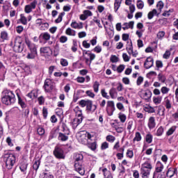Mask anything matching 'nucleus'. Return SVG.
I'll use <instances>...</instances> for the list:
<instances>
[{
	"label": "nucleus",
	"instance_id": "f257e3e1",
	"mask_svg": "<svg viewBox=\"0 0 178 178\" xmlns=\"http://www.w3.org/2000/svg\"><path fill=\"white\" fill-rule=\"evenodd\" d=\"M1 102L3 105L10 106L16 102V95L13 91L9 89H3L1 92Z\"/></svg>",
	"mask_w": 178,
	"mask_h": 178
},
{
	"label": "nucleus",
	"instance_id": "f03ea898",
	"mask_svg": "<svg viewBox=\"0 0 178 178\" xmlns=\"http://www.w3.org/2000/svg\"><path fill=\"white\" fill-rule=\"evenodd\" d=\"M74 159L75 170L78 172L79 175H81V176L84 175L86 173L84 166L83 165V159H84V156L81 154L76 153Z\"/></svg>",
	"mask_w": 178,
	"mask_h": 178
},
{
	"label": "nucleus",
	"instance_id": "7ed1b4c3",
	"mask_svg": "<svg viewBox=\"0 0 178 178\" xmlns=\"http://www.w3.org/2000/svg\"><path fill=\"white\" fill-rule=\"evenodd\" d=\"M3 161L6 163V168L10 170L13 168L15 163H16V156L9 152H5Z\"/></svg>",
	"mask_w": 178,
	"mask_h": 178
},
{
	"label": "nucleus",
	"instance_id": "20e7f679",
	"mask_svg": "<svg viewBox=\"0 0 178 178\" xmlns=\"http://www.w3.org/2000/svg\"><path fill=\"white\" fill-rule=\"evenodd\" d=\"M11 47H13L14 52H23L24 44H23V39H22V37L17 36L13 41H11Z\"/></svg>",
	"mask_w": 178,
	"mask_h": 178
},
{
	"label": "nucleus",
	"instance_id": "39448f33",
	"mask_svg": "<svg viewBox=\"0 0 178 178\" xmlns=\"http://www.w3.org/2000/svg\"><path fill=\"white\" fill-rule=\"evenodd\" d=\"M54 155L57 158V159H65V152H63V149L58 146L55 147Z\"/></svg>",
	"mask_w": 178,
	"mask_h": 178
},
{
	"label": "nucleus",
	"instance_id": "423d86ee",
	"mask_svg": "<svg viewBox=\"0 0 178 178\" xmlns=\"http://www.w3.org/2000/svg\"><path fill=\"white\" fill-rule=\"evenodd\" d=\"M54 83L52 80L47 79L44 81V88L46 92H51L54 90Z\"/></svg>",
	"mask_w": 178,
	"mask_h": 178
},
{
	"label": "nucleus",
	"instance_id": "0eeeda50",
	"mask_svg": "<svg viewBox=\"0 0 178 178\" xmlns=\"http://www.w3.org/2000/svg\"><path fill=\"white\" fill-rule=\"evenodd\" d=\"M106 112L108 116L113 115V112H115V102L113 101L107 102Z\"/></svg>",
	"mask_w": 178,
	"mask_h": 178
},
{
	"label": "nucleus",
	"instance_id": "6e6552de",
	"mask_svg": "<svg viewBox=\"0 0 178 178\" xmlns=\"http://www.w3.org/2000/svg\"><path fill=\"white\" fill-rule=\"evenodd\" d=\"M25 42L28 48L30 49L31 52H37V47H35V44L31 42L30 40L25 39Z\"/></svg>",
	"mask_w": 178,
	"mask_h": 178
},
{
	"label": "nucleus",
	"instance_id": "1a4fd4ad",
	"mask_svg": "<svg viewBox=\"0 0 178 178\" xmlns=\"http://www.w3.org/2000/svg\"><path fill=\"white\" fill-rule=\"evenodd\" d=\"M154 66V58L152 57H147L144 63V67L145 69H150Z\"/></svg>",
	"mask_w": 178,
	"mask_h": 178
},
{
	"label": "nucleus",
	"instance_id": "9d476101",
	"mask_svg": "<svg viewBox=\"0 0 178 178\" xmlns=\"http://www.w3.org/2000/svg\"><path fill=\"white\" fill-rule=\"evenodd\" d=\"M163 104L164 105L165 108L168 109V111L172 109V100L170 99V97H165L163 102Z\"/></svg>",
	"mask_w": 178,
	"mask_h": 178
},
{
	"label": "nucleus",
	"instance_id": "9b49d317",
	"mask_svg": "<svg viewBox=\"0 0 178 178\" xmlns=\"http://www.w3.org/2000/svg\"><path fill=\"white\" fill-rule=\"evenodd\" d=\"M17 97L18 99V105L22 108V109H25V108H27V104H26V101L24 99H23L22 97H20V95H19L18 92H17Z\"/></svg>",
	"mask_w": 178,
	"mask_h": 178
},
{
	"label": "nucleus",
	"instance_id": "f8f14e48",
	"mask_svg": "<svg viewBox=\"0 0 178 178\" xmlns=\"http://www.w3.org/2000/svg\"><path fill=\"white\" fill-rule=\"evenodd\" d=\"M86 110L88 112H95L97 110V105L92 104V101L90 100L86 105Z\"/></svg>",
	"mask_w": 178,
	"mask_h": 178
},
{
	"label": "nucleus",
	"instance_id": "ddd939ff",
	"mask_svg": "<svg viewBox=\"0 0 178 178\" xmlns=\"http://www.w3.org/2000/svg\"><path fill=\"white\" fill-rule=\"evenodd\" d=\"M140 175L142 176V178H149V175H151V170L141 168Z\"/></svg>",
	"mask_w": 178,
	"mask_h": 178
},
{
	"label": "nucleus",
	"instance_id": "4468645a",
	"mask_svg": "<svg viewBox=\"0 0 178 178\" xmlns=\"http://www.w3.org/2000/svg\"><path fill=\"white\" fill-rule=\"evenodd\" d=\"M58 141H67L69 140V134H66V133H62L59 132L58 133Z\"/></svg>",
	"mask_w": 178,
	"mask_h": 178
},
{
	"label": "nucleus",
	"instance_id": "2eb2a0df",
	"mask_svg": "<svg viewBox=\"0 0 178 178\" xmlns=\"http://www.w3.org/2000/svg\"><path fill=\"white\" fill-rule=\"evenodd\" d=\"M126 49L129 54V55H131L133 54V42L131 40L127 42Z\"/></svg>",
	"mask_w": 178,
	"mask_h": 178
},
{
	"label": "nucleus",
	"instance_id": "dca6fc26",
	"mask_svg": "<svg viewBox=\"0 0 178 178\" xmlns=\"http://www.w3.org/2000/svg\"><path fill=\"white\" fill-rule=\"evenodd\" d=\"M86 55L87 56H89L90 63H91V62H92V60H94V59H95V54L90 53L89 51H87L84 50L83 51V56H86Z\"/></svg>",
	"mask_w": 178,
	"mask_h": 178
},
{
	"label": "nucleus",
	"instance_id": "f3484780",
	"mask_svg": "<svg viewBox=\"0 0 178 178\" xmlns=\"http://www.w3.org/2000/svg\"><path fill=\"white\" fill-rule=\"evenodd\" d=\"M156 126V123L155 122V118L150 117L148 121V127L149 129H154Z\"/></svg>",
	"mask_w": 178,
	"mask_h": 178
},
{
	"label": "nucleus",
	"instance_id": "a211bd4d",
	"mask_svg": "<svg viewBox=\"0 0 178 178\" xmlns=\"http://www.w3.org/2000/svg\"><path fill=\"white\" fill-rule=\"evenodd\" d=\"M40 54H46V55H49V54H52V50L49 47H41Z\"/></svg>",
	"mask_w": 178,
	"mask_h": 178
},
{
	"label": "nucleus",
	"instance_id": "6ab92c4d",
	"mask_svg": "<svg viewBox=\"0 0 178 178\" xmlns=\"http://www.w3.org/2000/svg\"><path fill=\"white\" fill-rule=\"evenodd\" d=\"M39 38H42L44 41H49L51 40V35L48 32H44L40 35Z\"/></svg>",
	"mask_w": 178,
	"mask_h": 178
},
{
	"label": "nucleus",
	"instance_id": "aec40b11",
	"mask_svg": "<svg viewBox=\"0 0 178 178\" xmlns=\"http://www.w3.org/2000/svg\"><path fill=\"white\" fill-rule=\"evenodd\" d=\"M151 97H152V92H151V90L145 91L143 95V98L145 101H149V99H151Z\"/></svg>",
	"mask_w": 178,
	"mask_h": 178
},
{
	"label": "nucleus",
	"instance_id": "412c9836",
	"mask_svg": "<svg viewBox=\"0 0 178 178\" xmlns=\"http://www.w3.org/2000/svg\"><path fill=\"white\" fill-rule=\"evenodd\" d=\"M102 172L104 175V178H113L112 173H111V171L108 170L107 168H103Z\"/></svg>",
	"mask_w": 178,
	"mask_h": 178
},
{
	"label": "nucleus",
	"instance_id": "4be33fe9",
	"mask_svg": "<svg viewBox=\"0 0 178 178\" xmlns=\"http://www.w3.org/2000/svg\"><path fill=\"white\" fill-rule=\"evenodd\" d=\"M35 24H37V26H44L45 29H48V27H49V24H48L47 22H44L42 23V19L38 18L35 20Z\"/></svg>",
	"mask_w": 178,
	"mask_h": 178
},
{
	"label": "nucleus",
	"instance_id": "5701e85b",
	"mask_svg": "<svg viewBox=\"0 0 178 178\" xmlns=\"http://www.w3.org/2000/svg\"><path fill=\"white\" fill-rule=\"evenodd\" d=\"M71 27L72 29H83V22H80L79 24L76 22H72L70 24Z\"/></svg>",
	"mask_w": 178,
	"mask_h": 178
},
{
	"label": "nucleus",
	"instance_id": "b1692460",
	"mask_svg": "<svg viewBox=\"0 0 178 178\" xmlns=\"http://www.w3.org/2000/svg\"><path fill=\"white\" fill-rule=\"evenodd\" d=\"M163 170V164H162V163L161 162H158L154 173H156H156H161V172H162Z\"/></svg>",
	"mask_w": 178,
	"mask_h": 178
},
{
	"label": "nucleus",
	"instance_id": "393cba45",
	"mask_svg": "<svg viewBox=\"0 0 178 178\" xmlns=\"http://www.w3.org/2000/svg\"><path fill=\"white\" fill-rule=\"evenodd\" d=\"M163 6H165V4L163 3V1H159L157 3L156 8H157V10L159 11V13L157 14V16H158V15H159V13H161V12H162V9H163Z\"/></svg>",
	"mask_w": 178,
	"mask_h": 178
},
{
	"label": "nucleus",
	"instance_id": "a878e982",
	"mask_svg": "<svg viewBox=\"0 0 178 178\" xmlns=\"http://www.w3.org/2000/svg\"><path fill=\"white\" fill-rule=\"evenodd\" d=\"M99 86L100 84H99V82H98V81H96L93 83V86H92L93 91L96 94H97V92L99 91Z\"/></svg>",
	"mask_w": 178,
	"mask_h": 178
},
{
	"label": "nucleus",
	"instance_id": "bb28decb",
	"mask_svg": "<svg viewBox=\"0 0 178 178\" xmlns=\"http://www.w3.org/2000/svg\"><path fill=\"white\" fill-rule=\"evenodd\" d=\"M83 121L81 119L74 118L72 122V129H76L77 126L80 124Z\"/></svg>",
	"mask_w": 178,
	"mask_h": 178
},
{
	"label": "nucleus",
	"instance_id": "cd10ccee",
	"mask_svg": "<svg viewBox=\"0 0 178 178\" xmlns=\"http://www.w3.org/2000/svg\"><path fill=\"white\" fill-rule=\"evenodd\" d=\"M122 1L123 0H115V3H114L115 12H118V10H119V8H120V5H122Z\"/></svg>",
	"mask_w": 178,
	"mask_h": 178
},
{
	"label": "nucleus",
	"instance_id": "c85d7f7f",
	"mask_svg": "<svg viewBox=\"0 0 178 178\" xmlns=\"http://www.w3.org/2000/svg\"><path fill=\"white\" fill-rule=\"evenodd\" d=\"M65 34L67 35L74 37L76 35V31L72 29L71 28H67L65 31Z\"/></svg>",
	"mask_w": 178,
	"mask_h": 178
},
{
	"label": "nucleus",
	"instance_id": "c756f323",
	"mask_svg": "<svg viewBox=\"0 0 178 178\" xmlns=\"http://www.w3.org/2000/svg\"><path fill=\"white\" fill-rule=\"evenodd\" d=\"M142 168L143 169H147L149 170H152V165L151 163L146 161L143 164H142Z\"/></svg>",
	"mask_w": 178,
	"mask_h": 178
},
{
	"label": "nucleus",
	"instance_id": "7c9ffc66",
	"mask_svg": "<svg viewBox=\"0 0 178 178\" xmlns=\"http://www.w3.org/2000/svg\"><path fill=\"white\" fill-rule=\"evenodd\" d=\"M118 118L120 119L121 123H124L127 119V116L123 113H119Z\"/></svg>",
	"mask_w": 178,
	"mask_h": 178
},
{
	"label": "nucleus",
	"instance_id": "2f4dec72",
	"mask_svg": "<svg viewBox=\"0 0 178 178\" xmlns=\"http://www.w3.org/2000/svg\"><path fill=\"white\" fill-rule=\"evenodd\" d=\"M109 94H110L111 98H112V99H115V98H116L115 95L118 94V92H116V89L115 88H112L109 90Z\"/></svg>",
	"mask_w": 178,
	"mask_h": 178
},
{
	"label": "nucleus",
	"instance_id": "473e14b6",
	"mask_svg": "<svg viewBox=\"0 0 178 178\" xmlns=\"http://www.w3.org/2000/svg\"><path fill=\"white\" fill-rule=\"evenodd\" d=\"M29 166V163H22L19 169L21 170V172H22L23 173H24V175H26V172L27 170V167Z\"/></svg>",
	"mask_w": 178,
	"mask_h": 178
},
{
	"label": "nucleus",
	"instance_id": "72a5a7b5",
	"mask_svg": "<svg viewBox=\"0 0 178 178\" xmlns=\"http://www.w3.org/2000/svg\"><path fill=\"white\" fill-rule=\"evenodd\" d=\"M8 35V32L6 31H3L1 32L0 38L1 40H7L9 38Z\"/></svg>",
	"mask_w": 178,
	"mask_h": 178
},
{
	"label": "nucleus",
	"instance_id": "f704fd0d",
	"mask_svg": "<svg viewBox=\"0 0 178 178\" xmlns=\"http://www.w3.org/2000/svg\"><path fill=\"white\" fill-rule=\"evenodd\" d=\"M165 131V129H163V127L161 126L157 129L156 135L157 137H161Z\"/></svg>",
	"mask_w": 178,
	"mask_h": 178
},
{
	"label": "nucleus",
	"instance_id": "c9c22d12",
	"mask_svg": "<svg viewBox=\"0 0 178 178\" xmlns=\"http://www.w3.org/2000/svg\"><path fill=\"white\" fill-rule=\"evenodd\" d=\"M19 22H21L22 24H24V26L27 24V17L24 16V14L20 15Z\"/></svg>",
	"mask_w": 178,
	"mask_h": 178
},
{
	"label": "nucleus",
	"instance_id": "e433bc0d",
	"mask_svg": "<svg viewBox=\"0 0 178 178\" xmlns=\"http://www.w3.org/2000/svg\"><path fill=\"white\" fill-rule=\"evenodd\" d=\"M153 102L155 104V105H159L161 102H162V97H153Z\"/></svg>",
	"mask_w": 178,
	"mask_h": 178
},
{
	"label": "nucleus",
	"instance_id": "4c0bfd02",
	"mask_svg": "<svg viewBox=\"0 0 178 178\" xmlns=\"http://www.w3.org/2000/svg\"><path fill=\"white\" fill-rule=\"evenodd\" d=\"M40 163H41V161L39 159L35 161L33 165V169H34L35 172L38 170V168H40Z\"/></svg>",
	"mask_w": 178,
	"mask_h": 178
},
{
	"label": "nucleus",
	"instance_id": "58836bf2",
	"mask_svg": "<svg viewBox=\"0 0 178 178\" xmlns=\"http://www.w3.org/2000/svg\"><path fill=\"white\" fill-rule=\"evenodd\" d=\"M144 111L145 112H147L148 113H155V108H154L151 106H147L145 107Z\"/></svg>",
	"mask_w": 178,
	"mask_h": 178
},
{
	"label": "nucleus",
	"instance_id": "ea45409f",
	"mask_svg": "<svg viewBox=\"0 0 178 178\" xmlns=\"http://www.w3.org/2000/svg\"><path fill=\"white\" fill-rule=\"evenodd\" d=\"M175 131H176V126H172L166 132V136H172Z\"/></svg>",
	"mask_w": 178,
	"mask_h": 178
},
{
	"label": "nucleus",
	"instance_id": "a19ab883",
	"mask_svg": "<svg viewBox=\"0 0 178 178\" xmlns=\"http://www.w3.org/2000/svg\"><path fill=\"white\" fill-rule=\"evenodd\" d=\"M142 138L143 137L141 136V134H140V132H136L133 141H141Z\"/></svg>",
	"mask_w": 178,
	"mask_h": 178
},
{
	"label": "nucleus",
	"instance_id": "79ce46f5",
	"mask_svg": "<svg viewBox=\"0 0 178 178\" xmlns=\"http://www.w3.org/2000/svg\"><path fill=\"white\" fill-rule=\"evenodd\" d=\"M152 138H154V137L152 136V134H147L145 136L146 143H147V144H151V143H152Z\"/></svg>",
	"mask_w": 178,
	"mask_h": 178
},
{
	"label": "nucleus",
	"instance_id": "37998d69",
	"mask_svg": "<svg viewBox=\"0 0 178 178\" xmlns=\"http://www.w3.org/2000/svg\"><path fill=\"white\" fill-rule=\"evenodd\" d=\"M158 13V11L156 10V9H153L152 11H150L148 15H147V17L149 20H151V19H152L154 17V15H156Z\"/></svg>",
	"mask_w": 178,
	"mask_h": 178
},
{
	"label": "nucleus",
	"instance_id": "c03bdc74",
	"mask_svg": "<svg viewBox=\"0 0 178 178\" xmlns=\"http://www.w3.org/2000/svg\"><path fill=\"white\" fill-rule=\"evenodd\" d=\"M158 80L159 81H161V83H165L166 81V76L163 75V74L159 73L158 74Z\"/></svg>",
	"mask_w": 178,
	"mask_h": 178
},
{
	"label": "nucleus",
	"instance_id": "a18cd8bd",
	"mask_svg": "<svg viewBox=\"0 0 178 178\" xmlns=\"http://www.w3.org/2000/svg\"><path fill=\"white\" fill-rule=\"evenodd\" d=\"M65 12H62L58 15V18L55 20V23H60L62 22V19H63V16H65Z\"/></svg>",
	"mask_w": 178,
	"mask_h": 178
},
{
	"label": "nucleus",
	"instance_id": "49530a36",
	"mask_svg": "<svg viewBox=\"0 0 178 178\" xmlns=\"http://www.w3.org/2000/svg\"><path fill=\"white\" fill-rule=\"evenodd\" d=\"M169 91H170V88L166 87V86H163L161 88V92L163 93V95L166 94H169Z\"/></svg>",
	"mask_w": 178,
	"mask_h": 178
},
{
	"label": "nucleus",
	"instance_id": "de8ad7c7",
	"mask_svg": "<svg viewBox=\"0 0 178 178\" xmlns=\"http://www.w3.org/2000/svg\"><path fill=\"white\" fill-rule=\"evenodd\" d=\"M61 129L63 133H66V134H70V131L68 129L67 126H66L65 123L62 124Z\"/></svg>",
	"mask_w": 178,
	"mask_h": 178
},
{
	"label": "nucleus",
	"instance_id": "09e8293b",
	"mask_svg": "<svg viewBox=\"0 0 178 178\" xmlns=\"http://www.w3.org/2000/svg\"><path fill=\"white\" fill-rule=\"evenodd\" d=\"M110 62L112 63H118V62H119V58L115 55H111L110 57Z\"/></svg>",
	"mask_w": 178,
	"mask_h": 178
},
{
	"label": "nucleus",
	"instance_id": "8fccbe9b",
	"mask_svg": "<svg viewBox=\"0 0 178 178\" xmlns=\"http://www.w3.org/2000/svg\"><path fill=\"white\" fill-rule=\"evenodd\" d=\"M37 56V52L31 51V53H29L26 58L27 59H34Z\"/></svg>",
	"mask_w": 178,
	"mask_h": 178
},
{
	"label": "nucleus",
	"instance_id": "3c124183",
	"mask_svg": "<svg viewBox=\"0 0 178 178\" xmlns=\"http://www.w3.org/2000/svg\"><path fill=\"white\" fill-rule=\"evenodd\" d=\"M136 6L138 9H143L144 8V1L141 0H138L136 3Z\"/></svg>",
	"mask_w": 178,
	"mask_h": 178
},
{
	"label": "nucleus",
	"instance_id": "603ef678",
	"mask_svg": "<svg viewBox=\"0 0 178 178\" xmlns=\"http://www.w3.org/2000/svg\"><path fill=\"white\" fill-rule=\"evenodd\" d=\"M88 102H90V100L88 99V100H84V99H82L79 102V105L82 107V108H84L85 106H87Z\"/></svg>",
	"mask_w": 178,
	"mask_h": 178
},
{
	"label": "nucleus",
	"instance_id": "864d4df0",
	"mask_svg": "<svg viewBox=\"0 0 178 178\" xmlns=\"http://www.w3.org/2000/svg\"><path fill=\"white\" fill-rule=\"evenodd\" d=\"M101 94L103 98H106V99H109L110 97L108 95V92H106V90L105 89L101 90Z\"/></svg>",
	"mask_w": 178,
	"mask_h": 178
},
{
	"label": "nucleus",
	"instance_id": "5fc2aeb1",
	"mask_svg": "<svg viewBox=\"0 0 178 178\" xmlns=\"http://www.w3.org/2000/svg\"><path fill=\"white\" fill-rule=\"evenodd\" d=\"M81 137L82 138H86L87 140H91L92 136L90 134V133L86 132L85 134H82Z\"/></svg>",
	"mask_w": 178,
	"mask_h": 178
},
{
	"label": "nucleus",
	"instance_id": "6e6d98bb",
	"mask_svg": "<svg viewBox=\"0 0 178 178\" xmlns=\"http://www.w3.org/2000/svg\"><path fill=\"white\" fill-rule=\"evenodd\" d=\"M122 41H130L129 38H130V35L129 33H123L122 35Z\"/></svg>",
	"mask_w": 178,
	"mask_h": 178
},
{
	"label": "nucleus",
	"instance_id": "4d7b16f0",
	"mask_svg": "<svg viewBox=\"0 0 178 178\" xmlns=\"http://www.w3.org/2000/svg\"><path fill=\"white\" fill-rule=\"evenodd\" d=\"M88 148L92 149V151H95V149H97V143L95 142H94V143L89 144Z\"/></svg>",
	"mask_w": 178,
	"mask_h": 178
},
{
	"label": "nucleus",
	"instance_id": "13d9d810",
	"mask_svg": "<svg viewBox=\"0 0 178 178\" xmlns=\"http://www.w3.org/2000/svg\"><path fill=\"white\" fill-rule=\"evenodd\" d=\"M106 138V141H108L109 143H113V141H115V140H116L115 136H111V135L107 136Z\"/></svg>",
	"mask_w": 178,
	"mask_h": 178
},
{
	"label": "nucleus",
	"instance_id": "bf43d9fd",
	"mask_svg": "<svg viewBox=\"0 0 178 178\" xmlns=\"http://www.w3.org/2000/svg\"><path fill=\"white\" fill-rule=\"evenodd\" d=\"M76 113V119H80L81 121L83 122V111L81 110V111H79L78 113Z\"/></svg>",
	"mask_w": 178,
	"mask_h": 178
},
{
	"label": "nucleus",
	"instance_id": "052dcab7",
	"mask_svg": "<svg viewBox=\"0 0 178 178\" xmlns=\"http://www.w3.org/2000/svg\"><path fill=\"white\" fill-rule=\"evenodd\" d=\"M23 30H24L23 26L19 25L16 27V31L17 34H22V33H23Z\"/></svg>",
	"mask_w": 178,
	"mask_h": 178
},
{
	"label": "nucleus",
	"instance_id": "680f3d73",
	"mask_svg": "<svg viewBox=\"0 0 178 178\" xmlns=\"http://www.w3.org/2000/svg\"><path fill=\"white\" fill-rule=\"evenodd\" d=\"M83 13L84 15H85L86 17H87L88 18L90 17H91V16H92V13L90 10H83Z\"/></svg>",
	"mask_w": 178,
	"mask_h": 178
},
{
	"label": "nucleus",
	"instance_id": "e2e57ef3",
	"mask_svg": "<svg viewBox=\"0 0 178 178\" xmlns=\"http://www.w3.org/2000/svg\"><path fill=\"white\" fill-rule=\"evenodd\" d=\"M32 11H33V8H31L29 5L25 6V8H24L25 13H31Z\"/></svg>",
	"mask_w": 178,
	"mask_h": 178
},
{
	"label": "nucleus",
	"instance_id": "0e129e2a",
	"mask_svg": "<svg viewBox=\"0 0 178 178\" xmlns=\"http://www.w3.org/2000/svg\"><path fill=\"white\" fill-rule=\"evenodd\" d=\"M86 95H88V97H90V98H95V94L93 93L92 90H87L86 92Z\"/></svg>",
	"mask_w": 178,
	"mask_h": 178
},
{
	"label": "nucleus",
	"instance_id": "69168bd1",
	"mask_svg": "<svg viewBox=\"0 0 178 178\" xmlns=\"http://www.w3.org/2000/svg\"><path fill=\"white\" fill-rule=\"evenodd\" d=\"M60 65L62 66L66 67V66H67V65H69V63L67 62V60H66L65 58H61L60 59Z\"/></svg>",
	"mask_w": 178,
	"mask_h": 178
},
{
	"label": "nucleus",
	"instance_id": "338daca9",
	"mask_svg": "<svg viewBox=\"0 0 178 178\" xmlns=\"http://www.w3.org/2000/svg\"><path fill=\"white\" fill-rule=\"evenodd\" d=\"M127 156L130 159L133 158V156H134V153L133 152V150L128 149L127 152Z\"/></svg>",
	"mask_w": 178,
	"mask_h": 178
},
{
	"label": "nucleus",
	"instance_id": "774afa93",
	"mask_svg": "<svg viewBox=\"0 0 178 178\" xmlns=\"http://www.w3.org/2000/svg\"><path fill=\"white\" fill-rule=\"evenodd\" d=\"M124 70V65H120L117 68L118 73H122V72H123Z\"/></svg>",
	"mask_w": 178,
	"mask_h": 178
}]
</instances>
